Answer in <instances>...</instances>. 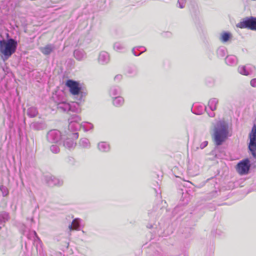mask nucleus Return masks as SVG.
I'll use <instances>...</instances> for the list:
<instances>
[{
  "label": "nucleus",
  "instance_id": "nucleus-1",
  "mask_svg": "<svg viewBox=\"0 0 256 256\" xmlns=\"http://www.w3.org/2000/svg\"><path fill=\"white\" fill-rule=\"evenodd\" d=\"M228 136V124L225 122H218L214 129V140L217 146L222 143L227 138Z\"/></svg>",
  "mask_w": 256,
  "mask_h": 256
},
{
  "label": "nucleus",
  "instance_id": "nucleus-2",
  "mask_svg": "<svg viewBox=\"0 0 256 256\" xmlns=\"http://www.w3.org/2000/svg\"><path fill=\"white\" fill-rule=\"evenodd\" d=\"M17 44V42L12 38L7 40H0V52L4 56L5 59L8 58L15 52Z\"/></svg>",
  "mask_w": 256,
  "mask_h": 256
},
{
  "label": "nucleus",
  "instance_id": "nucleus-3",
  "mask_svg": "<svg viewBox=\"0 0 256 256\" xmlns=\"http://www.w3.org/2000/svg\"><path fill=\"white\" fill-rule=\"evenodd\" d=\"M250 142L248 148L252 156L256 159V124H254L248 134Z\"/></svg>",
  "mask_w": 256,
  "mask_h": 256
},
{
  "label": "nucleus",
  "instance_id": "nucleus-4",
  "mask_svg": "<svg viewBox=\"0 0 256 256\" xmlns=\"http://www.w3.org/2000/svg\"><path fill=\"white\" fill-rule=\"evenodd\" d=\"M236 26L240 28H248L252 30H256V17L250 16L243 19L236 24Z\"/></svg>",
  "mask_w": 256,
  "mask_h": 256
},
{
  "label": "nucleus",
  "instance_id": "nucleus-5",
  "mask_svg": "<svg viewBox=\"0 0 256 256\" xmlns=\"http://www.w3.org/2000/svg\"><path fill=\"white\" fill-rule=\"evenodd\" d=\"M250 168V161L246 158L240 160L236 165V169L238 173L241 176L248 174Z\"/></svg>",
  "mask_w": 256,
  "mask_h": 256
},
{
  "label": "nucleus",
  "instance_id": "nucleus-6",
  "mask_svg": "<svg viewBox=\"0 0 256 256\" xmlns=\"http://www.w3.org/2000/svg\"><path fill=\"white\" fill-rule=\"evenodd\" d=\"M66 86L69 88L70 92L72 94L76 96L80 94L82 88L78 82L68 80L66 82Z\"/></svg>",
  "mask_w": 256,
  "mask_h": 256
},
{
  "label": "nucleus",
  "instance_id": "nucleus-7",
  "mask_svg": "<svg viewBox=\"0 0 256 256\" xmlns=\"http://www.w3.org/2000/svg\"><path fill=\"white\" fill-rule=\"evenodd\" d=\"M54 47L51 44H47L44 47L40 48V52L44 55L50 54L53 50Z\"/></svg>",
  "mask_w": 256,
  "mask_h": 256
},
{
  "label": "nucleus",
  "instance_id": "nucleus-8",
  "mask_svg": "<svg viewBox=\"0 0 256 256\" xmlns=\"http://www.w3.org/2000/svg\"><path fill=\"white\" fill-rule=\"evenodd\" d=\"M232 37L230 33L228 32H224L222 33L220 36V40L222 42H226L228 41Z\"/></svg>",
  "mask_w": 256,
  "mask_h": 256
},
{
  "label": "nucleus",
  "instance_id": "nucleus-9",
  "mask_svg": "<svg viewBox=\"0 0 256 256\" xmlns=\"http://www.w3.org/2000/svg\"><path fill=\"white\" fill-rule=\"evenodd\" d=\"M124 100L122 97L116 98L113 100L114 104L116 106H119L123 104Z\"/></svg>",
  "mask_w": 256,
  "mask_h": 256
},
{
  "label": "nucleus",
  "instance_id": "nucleus-10",
  "mask_svg": "<svg viewBox=\"0 0 256 256\" xmlns=\"http://www.w3.org/2000/svg\"><path fill=\"white\" fill-rule=\"evenodd\" d=\"M79 227V222L76 219H74L71 225L69 226V228L70 230H77Z\"/></svg>",
  "mask_w": 256,
  "mask_h": 256
},
{
  "label": "nucleus",
  "instance_id": "nucleus-11",
  "mask_svg": "<svg viewBox=\"0 0 256 256\" xmlns=\"http://www.w3.org/2000/svg\"><path fill=\"white\" fill-rule=\"evenodd\" d=\"M98 148L102 151H106V149H108V144L105 142H100L98 144Z\"/></svg>",
  "mask_w": 256,
  "mask_h": 256
},
{
  "label": "nucleus",
  "instance_id": "nucleus-12",
  "mask_svg": "<svg viewBox=\"0 0 256 256\" xmlns=\"http://www.w3.org/2000/svg\"><path fill=\"white\" fill-rule=\"evenodd\" d=\"M250 84L252 86L256 88V78L250 81Z\"/></svg>",
  "mask_w": 256,
  "mask_h": 256
},
{
  "label": "nucleus",
  "instance_id": "nucleus-13",
  "mask_svg": "<svg viewBox=\"0 0 256 256\" xmlns=\"http://www.w3.org/2000/svg\"><path fill=\"white\" fill-rule=\"evenodd\" d=\"M208 142L207 141H205L204 142V144L201 145L202 148L208 145Z\"/></svg>",
  "mask_w": 256,
  "mask_h": 256
}]
</instances>
